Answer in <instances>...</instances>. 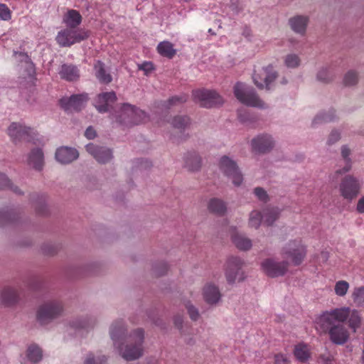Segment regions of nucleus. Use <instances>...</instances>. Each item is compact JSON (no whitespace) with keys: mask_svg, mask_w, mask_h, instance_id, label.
I'll list each match as a JSON object with an SVG mask.
<instances>
[{"mask_svg":"<svg viewBox=\"0 0 364 364\" xmlns=\"http://www.w3.org/2000/svg\"><path fill=\"white\" fill-rule=\"evenodd\" d=\"M234 94L236 98L245 105L259 108L266 107L264 102L259 99L255 91L252 88H247L243 83L235 84Z\"/></svg>","mask_w":364,"mask_h":364,"instance_id":"5","label":"nucleus"},{"mask_svg":"<svg viewBox=\"0 0 364 364\" xmlns=\"http://www.w3.org/2000/svg\"><path fill=\"white\" fill-rule=\"evenodd\" d=\"M107 361V358L105 355L97 358L96 361L92 354H89L84 364H104Z\"/></svg>","mask_w":364,"mask_h":364,"instance_id":"45","label":"nucleus"},{"mask_svg":"<svg viewBox=\"0 0 364 364\" xmlns=\"http://www.w3.org/2000/svg\"><path fill=\"white\" fill-rule=\"evenodd\" d=\"M339 139H340V133L338 132L337 131H332L328 136V143L329 144H332L336 142L337 141H338Z\"/></svg>","mask_w":364,"mask_h":364,"instance_id":"50","label":"nucleus"},{"mask_svg":"<svg viewBox=\"0 0 364 364\" xmlns=\"http://www.w3.org/2000/svg\"><path fill=\"white\" fill-rule=\"evenodd\" d=\"M63 22L68 27L77 29L76 28L82 22V16L79 11L74 9H70L64 15Z\"/></svg>","mask_w":364,"mask_h":364,"instance_id":"24","label":"nucleus"},{"mask_svg":"<svg viewBox=\"0 0 364 364\" xmlns=\"http://www.w3.org/2000/svg\"><path fill=\"white\" fill-rule=\"evenodd\" d=\"M85 136L88 139H94V138L95 137V136H96V132H95V130L92 127H88V128L86 129V131H85Z\"/></svg>","mask_w":364,"mask_h":364,"instance_id":"52","label":"nucleus"},{"mask_svg":"<svg viewBox=\"0 0 364 364\" xmlns=\"http://www.w3.org/2000/svg\"><path fill=\"white\" fill-rule=\"evenodd\" d=\"M254 193L257 198L261 201L266 202L269 199L267 192L262 188L257 187L255 188Z\"/></svg>","mask_w":364,"mask_h":364,"instance_id":"46","label":"nucleus"},{"mask_svg":"<svg viewBox=\"0 0 364 364\" xmlns=\"http://www.w3.org/2000/svg\"><path fill=\"white\" fill-rule=\"evenodd\" d=\"M171 124L176 129L185 130L191 125V120L187 116H176L173 119Z\"/></svg>","mask_w":364,"mask_h":364,"instance_id":"35","label":"nucleus"},{"mask_svg":"<svg viewBox=\"0 0 364 364\" xmlns=\"http://www.w3.org/2000/svg\"><path fill=\"white\" fill-rule=\"evenodd\" d=\"M306 246L301 239L290 240L282 247L281 254L282 257L295 266L301 264L306 256Z\"/></svg>","mask_w":364,"mask_h":364,"instance_id":"3","label":"nucleus"},{"mask_svg":"<svg viewBox=\"0 0 364 364\" xmlns=\"http://www.w3.org/2000/svg\"><path fill=\"white\" fill-rule=\"evenodd\" d=\"M86 150L99 163L101 164L107 163L112 158V154L110 149L105 147L99 146L94 144H88L86 146Z\"/></svg>","mask_w":364,"mask_h":364,"instance_id":"17","label":"nucleus"},{"mask_svg":"<svg viewBox=\"0 0 364 364\" xmlns=\"http://www.w3.org/2000/svg\"><path fill=\"white\" fill-rule=\"evenodd\" d=\"M46 253L48 254V255H54L56 251L55 250H51V251H45Z\"/></svg>","mask_w":364,"mask_h":364,"instance_id":"56","label":"nucleus"},{"mask_svg":"<svg viewBox=\"0 0 364 364\" xmlns=\"http://www.w3.org/2000/svg\"><path fill=\"white\" fill-rule=\"evenodd\" d=\"M274 146V141L269 135H259L252 140V147L254 151L265 153Z\"/></svg>","mask_w":364,"mask_h":364,"instance_id":"19","label":"nucleus"},{"mask_svg":"<svg viewBox=\"0 0 364 364\" xmlns=\"http://www.w3.org/2000/svg\"><path fill=\"white\" fill-rule=\"evenodd\" d=\"M231 238L235 246L241 250H247L252 247L251 240L236 231L232 233Z\"/></svg>","mask_w":364,"mask_h":364,"instance_id":"30","label":"nucleus"},{"mask_svg":"<svg viewBox=\"0 0 364 364\" xmlns=\"http://www.w3.org/2000/svg\"><path fill=\"white\" fill-rule=\"evenodd\" d=\"M294 355L299 362L306 363L311 357L310 348L303 343H299L294 347Z\"/></svg>","mask_w":364,"mask_h":364,"instance_id":"31","label":"nucleus"},{"mask_svg":"<svg viewBox=\"0 0 364 364\" xmlns=\"http://www.w3.org/2000/svg\"><path fill=\"white\" fill-rule=\"evenodd\" d=\"M333 120V115L332 114H320V115H318L315 117V119H314V122L313 123L314 124H316V123H318V122H331Z\"/></svg>","mask_w":364,"mask_h":364,"instance_id":"47","label":"nucleus"},{"mask_svg":"<svg viewBox=\"0 0 364 364\" xmlns=\"http://www.w3.org/2000/svg\"><path fill=\"white\" fill-rule=\"evenodd\" d=\"M186 307L187 309L188 313L190 316V318L193 321H197L199 318V313L198 309L193 306L192 304H191L190 302H188L186 304Z\"/></svg>","mask_w":364,"mask_h":364,"instance_id":"44","label":"nucleus"},{"mask_svg":"<svg viewBox=\"0 0 364 364\" xmlns=\"http://www.w3.org/2000/svg\"><path fill=\"white\" fill-rule=\"evenodd\" d=\"M1 302L4 306H10L15 304L18 300L17 291L11 287H5L1 291Z\"/></svg>","mask_w":364,"mask_h":364,"instance_id":"26","label":"nucleus"},{"mask_svg":"<svg viewBox=\"0 0 364 364\" xmlns=\"http://www.w3.org/2000/svg\"><path fill=\"white\" fill-rule=\"evenodd\" d=\"M349 289V284L346 281H338L334 287L335 294L339 296H344Z\"/></svg>","mask_w":364,"mask_h":364,"instance_id":"38","label":"nucleus"},{"mask_svg":"<svg viewBox=\"0 0 364 364\" xmlns=\"http://www.w3.org/2000/svg\"><path fill=\"white\" fill-rule=\"evenodd\" d=\"M208 208L210 213L218 215H224L227 210L225 203L218 198L210 199L208 205Z\"/></svg>","mask_w":364,"mask_h":364,"instance_id":"32","label":"nucleus"},{"mask_svg":"<svg viewBox=\"0 0 364 364\" xmlns=\"http://www.w3.org/2000/svg\"><path fill=\"white\" fill-rule=\"evenodd\" d=\"M361 189V183L355 177L348 175L341 181L339 191L342 197L348 200L355 198Z\"/></svg>","mask_w":364,"mask_h":364,"instance_id":"11","label":"nucleus"},{"mask_svg":"<svg viewBox=\"0 0 364 364\" xmlns=\"http://www.w3.org/2000/svg\"><path fill=\"white\" fill-rule=\"evenodd\" d=\"M79 154L75 149L63 146L58 149L55 152L57 161L61 164H68L77 159Z\"/></svg>","mask_w":364,"mask_h":364,"instance_id":"21","label":"nucleus"},{"mask_svg":"<svg viewBox=\"0 0 364 364\" xmlns=\"http://www.w3.org/2000/svg\"><path fill=\"white\" fill-rule=\"evenodd\" d=\"M193 96L201 107L210 108L223 102L222 97L214 90H196L193 92Z\"/></svg>","mask_w":364,"mask_h":364,"instance_id":"12","label":"nucleus"},{"mask_svg":"<svg viewBox=\"0 0 364 364\" xmlns=\"http://www.w3.org/2000/svg\"><path fill=\"white\" fill-rule=\"evenodd\" d=\"M7 133L14 143L22 141H31L35 134L33 129L23 126L17 122H13L8 128Z\"/></svg>","mask_w":364,"mask_h":364,"instance_id":"13","label":"nucleus"},{"mask_svg":"<svg viewBox=\"0 0 364 364\" xmlns=\"http://www.w3.org/2000/svg\"><path fill=\"white\" fill-rule=\"evenodd\" d=\"M221 296L218 287L211 283L207 284L203 287V296L208 304H216L220 300Z\"/></svg>","mask_w":364,"mask_h":364,"instance_id":"20","label":"nucleus"},{"mask_svg":"<svg viewBox=\"0 0 364 364\" xmlns=\"http://www.w3.org/2000/svg\"><path fill=\"white\" fill-rule=\"evenodd\" d=\"M95 76L97 79L103 84H108L112 82V75L106 70L105 64L101 61H97L94 65Z\"/></svg>","mask_w":364,"mask_h":364,"instance_id":"25","label":"nucleus"},{"mask_svg":"<svg viewBox=\"0 0 364 364\" xmlns=\"http://www.w3.org/2000/svg\"><path fill=\"white\" fill-rule=\"evenodd\" d=\"M28 164L33 168L41 171L43 167V153L41 149H33L28 156Z\"/></svg>","mask_w":364,"mask_h":364,"instance_id":"27","label":"nucleus"},{"mask_svg":"<svg viewBox=\"0 0 364 364\" xmlns=\"http://www.w3.org/2000/svg\"><path fill=\"white\" fill-rule=\"evenodd\" d=\"M277 77V73L272 65L255 70L252 78L256 86L259 89H270V84Z\"/></svg>","mask_w":364,"mask_h":364,"instance_id":"14","label":"nucleus"},{"mask_svg":"<svg viewBox=\"0 0 364 364\" xmlns=\"http://www.w3.org/2000/svg\"><path fill=\"white\" fill-rule=\"evenodd\" d=\"M287 262H276L272 259H266L262 263L263 272L270 277L283 276L288 269Z\"/></svg>","mask_w":364,"mask_h":364,"instance_id":"15","label":"nucleus"},{"mask_svg":"<svg viewBox=\"0 0 364 364\" xmlns=\"http://www.w3.org/2000/svg\"><path fill=\"white\" fill-rule=\"evenodd\" d=\"M11 18V11L5 4H0V19L9 21Z\"/></svg>","mask_w":364,"mask_h":364,"instance_id":"40","label":"nucleus"},{"mask_svg":"<svg viewBox=\"0 0 364 364\" xmlns=\"http://www.w3.org/2000/svg\"><path fill=\"white\" fill-rule=\"evenodd\" d=\"M88 36V32L85 30L68 27L58 32L55 40L60 46L70 47L86 39Z\"/></svg>","mask_w":364,"mask_h":364,"instance_id":"7","label":"nucleus"},{"mask_svg":"<svg viewBox=\"0 0 364 364\" xmlns=\"http://www.w3.org/2000/svg\"><path fill=\"white\" fill-rule=\"evenodd\" d=\"M308 22V17L304 16H296L289 19V24L292 30L301 34L305 33Z\"/></svg>","mask_w":364,"mask_h":364,"instance_id":"28","label":"nucleus"},{"mask_svg":"<svg viewBox=\"0 0 364 364\" xmlns=\"http://www.w3.org/2000/svg\"><path fill=\"white\" fill-rule=\"evenodd\" d=\"M60 77L67 81H75L80 77V71L77 66L72 64H63L59 71Z\"/></svg>","mask_w":364,"mask_h":364,"instance_id":"22","label":"nucleus"},{"mask_svg":"<svg viewBox=\"0 0 364 364\" xmlns=\"http://www.w3.org/2000/svg\"><path fill=\"white\" fill-rule=\"evenodd\" d=\"M275 364H288V360L285 355L278 353L274 355Z\"/></svg>","mask_w":364,"mask_h":364,"instance_id":"48","label":"nucleus"},{"mask_svg":"<svg viewBox=\"0 0 364 364\" xmlns=\"http://www.w3.org/2000/svg\"><path fill=\"white\" fill-rule=\"evenodd\" d=\"M162 266H163L164 270L161 272L159 273V275H160V276L163 275L166 272V271L167 270V266H166V264H163Z\"/></svg>","mask_w":364,"mask_h":364,"instance_id":"55","label":"nucleus"},{"mask_svg":"<svg viewBox=\"0 0 364 364\" xmlns=\"http://www.w3.org/2000/svg\"><path fill=\"white\" fill-rule=\"evenodd\" d=\"M350 154V149L346 146H343L341 149V155L343 159L345 166L342 169H338L336 171V174H343L344 173L348 172L351 168V161L349 159V156Z\"/></svg>","mask_w":364,"mask_h":364,"instance_id":"34","label":"nucleus"},{"mask_svg":"<svg viewBox=\"0 0 364 364\" xmlns=\"http://www.w3.org/2000/svg\"><path fill=\"white\" fill-rule=\"evenodd\" d=\"M125 328L123 322L119 321L113 323L110 328L111 338L114 344L119 348L122 356L127 360H134L142 355L144 342V331L141 328L135 330L127 338V345L124 348L119 346V342L125 339Z\"/></svg>","mask_w":364,"mask_h":364,"instance_id":"2","label":"nucleus"},{"mask_svg":"<svg viewBox=\"0 0 364 364\" xmlns=\"http://www.w3.org/2000/svg\"><path fill=\"white\" fill-rule=\"evenodd\" d=\"M243 261L237 257H230L225 264V274L229 284L242 281L245 279L242 271Z\"/></svg>","mask_w":364,"mask_h":364,"instance_id":"9","label":"nucleus"},{"mask_svg":"<svg viewBox=\"0 0 364 364\" xmlns=\"http://www.w3.org/2000/svg\"><path fill=\"white\" fill-rule=\"evenodd\" d=\"M219 167L220 171L232 180L235 186H239L241 185L243 176L235 161L227 156H223L220 160Z\"/></svg>","mask_w":364,"mask_h":364,"instance_id":"10","label":"nucleus"},{"mask_svg":"<svg viewBox=\"0 0 364 364\" xmlns=\"http://www.w3.org/2000/svg\"><path fill=\"white\" fill-rule=\"evenodd\" d=\"M351 297L356 306L364 305V286L355 287Z\"/></svg>","mask_w":364,"mask_h":364,"instance_id":"36","label":"nucleus"},{"mask_svg":"<svg viewBox=\"0 0 364 364\" xmlns=\"http://www.w3.org/2000/svg\"><path fill=\"white\" fill-rule=\"evenodd\" d=\"M317 78L321 82H328L332 80V75L328 69H322L318 73Z\"/></svg>","mask_w":364,"mask_h":364,"instance_id":"43","label":"nucleus"},{"mask_svg":"<svg viewBox=\"0 0 364 364\" xmlns=\"http://www.w3.org/2000/svg\"><path fill=\"white\" fill-rule=\"evenodd\" d=\"M157 52L163 57L172 59L176 55L173 44L168 41L160 42L156 47Z\"/></svg>","mask_w":364,"mask_h":364,"instance_id":"29","label":"nucleus"},{"mask_svg":"<svg viewBox=\"0 0 364 364\" xmlns=\"http://www.w3.org/2000/svg\"><path fill=\"white\" fill-rule=\"evenodd\" d=\"M201 164V160L199 156L196 153H188L185 157V166L189 171H198Z\"/></svg>","mask_w":364,"mask_h":364,"instance_id":"33","label":"nucleus"},{"mask_svg":"<svg viewBox=\"0 0 364 364\" xmlns=\"http://www.w3.org/2000/svg\"><path fill=\"white\" fill-rule=\"evenodd\" d=\"M14 218H11V214L8 213L0 212V224H4L9 222H12Z\"/></svg>","mask_w":364,"mask_h":364,"instance_id":"49","label":"nucleus"},{"mask_svg":"<svg viewBox=\"0 0 364 364\" xmlns=\"http://www.w3.org/2000/svg\"><path fill=\"white\" fill-rule=\"evenodd\" d=\"M42 358V350L36 345H31L28 348L25 358L21 360V364H34Z\"/></svg>","mask_w":364,"mask_h":364,"instance_id":"23","label":"nucleus"},{"mask_svg":"<svg viewBox=\"0 0 364 364\" xmlns=\"http://www.w3.org/2000/svg\"><path fill=\"white\" fill-rule=\"evenodd\" d=\"M139 69L148 73L154 70V65L151 62H144L139 66Z\"/></svg>","mask_w":364,"mask_h":364,"instance_id":"51","label":"nucleus"},{"mask_svg":"<svg viewBox=\"0 0 364 364\" xmlns=\"http://www.w3.org/2000/svg\"><path fill=\"white\" fill-rule=\"evenodd\" d=\"M62 311L61 303L57 301H48L39 307L37 319L41 324H46L59 316Z\"/></svg>","mask_w":364,"mask_h":364,"instance_id":"8","label":"nucleus"},{"mask_svg":"<svg viewBox=\"0 0 364 364\" xmlns=\"http://www.w3.org/2000/svg\"><path fill=\"white\" fill-rule=\"evenodd\" d=\"M9 188L13 192L16 194H21V191L17 186H14L11 184L8 177L4 173L0 172V189Z\"/></svg>","mask_w":364,"mask_h":364,"instance_id":"37","label":"nucleus"},{"mask_svg":"<svg viewBox=\"0 0 364 364\" xmlns=\"http://www.w3.org/2000/svg\"><path fill=\"white\" fill-rule=\"evenodd\" d=\"M182 323H183V319L180 316L176 317L174 320V323L178 328H181L182 327Z\"/></svg>","mask_w":364,"mask_h":364,"instance_id":"54","label":"nucleus"},{"mask_svg":"<svg viewBox=\"0 0 364 364\" xmlns=\"http://www.w3.org/2000/svg\"><path fill=\"white\" fill-rule=\"evenodd\" d=\"M358 75L356 73L353 71L348 72L343 79V82L346 85H353L358 82Z\"/></svg>","mask_w":364,"mask_h":364,"instance_id":"39","label":"nucleus"},{"mask_svg":"<svg viewBox=\"0 0 364 364\" xmlns=\"http://www.w3.org/2000/svg\"><path fill=\"white\" fill-rule=\"evenodd\" d=\"M186 95L172 97L168 100L166 107L170 109L173 105L183 104V102H186Z\"/></svg>","mask_w":364,"mask_h":364,"instance_id":"41","label":"nucleus"},{"mask_svg":"<svg viewBox=\"0 0 364 364\" xmlns=\"http://www.w3.org/2000/svg\"><path fill=\"white\" fill-rule=\"evenodd\" d=\"M116 100L114 92H104L97 96L95 106L100 112L104 113L109 111Z\"/></svg>","mask_w":364,"mask_h":364,"instance_id":"18","label":"nucleus"},{"mask_svg":"<svg viewBox=\"0 0 364 364\" xmlns=\"http://www.w3.org/2000/svg\"><path fill=\"white\" fill-rule=\"evenodd\" d=\"M300 60L296 55H288L285 59V64L289 68H295L299 65Z\"/></svg>","mask_w":364,"mask_h":364,"instance_id":"42","label":"nucleus"},{"mask_svg":"<svg viewBox=\"0 0 364 364\" xmlns=\"http://www.w3.org/2000/svg\"><path fill=\"white\" fill-rule=\"evenodd\" d=\"M279 209L274 207L264 208L262 214L259 211L253 210L250 215L249 225L257 229L259 227L262 220L267 225H272L279 218Z\"/></svg>","mask_w":364,"mask_h":364,"instance_id":"6","label":"nucleus"},{"mask_svg":"<svg viewBox=\"0 0 364 364\" xmlns=\"http://www.w3.org/2000/svg\"><path fill=\"white\" fill-rule=\"evenodd\" d=\"M147 116L144 111L129 104H124L116 116L117 122L127 126L145 122Z\"/></svg>","mask_w":364,"mask_h":364,"instance_id":"4","label":"nucleus"},{"mask_svg":"<svg viewBox=\"0 0 364 364\" xmlns=\"http://www.w3.org/2000/svg\"><path fill=\"white\" fill-rule=\"evenodd\" d=\"M335 321H347L349 328L355 333L361 326L362 317L357 309L343 306L326 311L316 318L317 329L323 333H328L333 343L343 345L348 341L350 333L343 323L336 324Z\"/></svg>","mask_w":364,"mask_h":364,"instance_id":"1","label":"nucleus"},{"mask_svg":"<svg viewBox=\"0 0 364 364\" xmlns=\"http://www.w3.org/2000/svg\"><path fill=\"white\" fill-rule=\"evenodd\" d=\"M356 210L359 213H364V196H362L358 201L356 205Z\"/></svg>","mask_w":364,"mask_h":364,"instance_id":"53","label":"nucleus"},{"mask_svg":"<svg viewBox=\"0 0 364 364\" xmlns=\"http://www.w3.org/2000/svg\"><path fill=\"white\" fill-rule=\"evenodd\" d=\"M88 100L87 94L73 95L60 100L61 107L65 111H80Z\"/></svg>","mask_w":364,"mask_h":364,"instance_id":"16","label":"nucleus"}]
</instances>
